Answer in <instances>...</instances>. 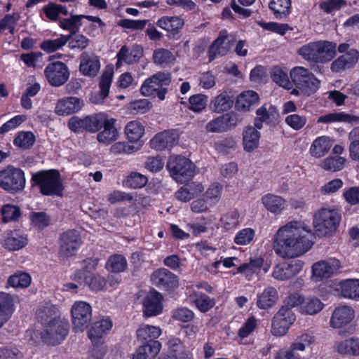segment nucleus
<instances>
[{
  "instance_id": "obj_37",
  "label": "nucleus",
  "mask_w": 359,
  "mask_h": 359,
  "mask_svg": "<svg viewBox=\"0 0 359 359\" xmlns=\"http://www.w3.org/2000/svg\"><path fill=\"white\" fill-rule=\"evenodd\" d=\"M300 297V312L307 315H315L319 313L323 308V304L316 297Z\"/></svg>"
},
{
  "instance_id": "obj_42",
  "label": "nucleus",
  "mask_w": 359,
  "mask_h": 359,
  "mask_svg": "<svg viewBox=\"0 0 359 359\" xmlns=\"http://www.w3.org/2000/svg\"><path fill=\"white\" fill-rule=\"evenodd\" d=\"M85 15H71L70 18H61L59 22V26L64 30L69 31L68 35H71V38L77 32H79L80 27L82 25L81 20L83 19Z\"/></svg>"
},
{
  "instance_id": "obj_38",
  "label": "nucleus",
  "mask_w": 359,
  "mask_h": 359,
  "mask_svg": "<svg viewBox=\"0 0 359 359\" xmlns=\"http://www.w3.org/2000/svg\"><path fill=\"white\" fill-rule=\"evenodd\" d=\"M334 140L327 136L317 137L312 143L310 152L316 158L325 156L330 151Z\"/></svg>"
},
{
  "instance_id": "obj_60",
  "label": "nucleus",
  "mask_w": 359,
  "mask_h": 359,
  "mask_svg": "<svg viewBox=\"0 0 359 359\" xmlns=\"http://www.w3.org/2000/svg\"><path fill=\"white\" fill-rule=\"evenodd\" d=\"M280 314H275L271 324V333L274 336L281 337L285 335L291 326L287 320L281 319Z\"/></svg>"
},
{
  "instance_id": "obj_63",
  "label": "nucleus",
  "mask_w": 359,
  "mask_h": 359,
  "mask_svg": "<svg viewBox=\"0 0 359 359\" xmlns=\"http://www.w3.org/2000/svg\"><path fill=\"white\" fill-rule=\"evenodd\" d=\"M208 102V97L203 94L191 95L189 99V109L194 112H200L205 109Z\"/></svg>"
},
{
  "instance_id": "obj_1",
  "label": "nucleus",
  "mask_w": 359,
  "mask_h": 359,
  "mask_svg": "<svg viewBox=\"0 0 359 359\" xmlns=\"http://www.w3.org/2000/svg\"><path fill=\"white\" fill-rule=\"evenodd\" d=\"M313 239L308 226H282L274 235L273 249L283 258L297 257L311 248Z\"/></svg>"
},
{
  "instance_id": "obj_7",
  "label": "nucleus",
  "mask_w": 359,
  "mask_h": 359,
  "mask_svg": "<svg viewBox=\"0 0 359 359\" xmlns=\"http://www.w3.org/2000/svg\"><path fill=\"white\" fill-rule=\"evenodd\" d=\"M1 188L10 194H18L25 187L26 180L24 171L9 165L0 170Z\"/></svg>"
},
{
  "instance_id": "obj_13",
  "label": "nucleus",
  "mask_w": 359,
  "mask_h": 359,
  "mask_svg": "<svg viewBox=\"0 0 359 359\" xmlns=\"http://www.w3.org/2000/svg\"><path fill=\"white\" fill-rule=\"evenodd\" d=\"M44 74L49 84L54 87L62 86L69 77L67 66L60 61L48 63L44 69Z\"/></svg>"
},
{
  "instance_id": "obj_17",
  "label": "nucleus",
  "mask_w": 359,
  "mask_h": 359,
  "mask_svg": "<svg viewBox=\"0 0 359 359\" xmlns=\"http://www.w3.org/2000/svg\"><path fill=\"white\" fill-rule=\"evenodd\" d=\"M96 114L92 116H86L83 118L74 116L69 118L67 123L69 129L75 133H81L83 132L95 133L97 128L95 124Z\"/></svg>"
},
{
  "instance_id": "obj_61",
  "label": "nucleus",
  "mask_w": 359,
  "mask_h": 359,
  "mask_svg": "<svg viewBox=\"0 0 359 359\" xmlns=\"http://www.w3.org/2000/svg\"><path fill=\"white\" fill-rule=\"evenodd\" d=\"M153 59L155 64L163 66L172 62L175 57L170 50L161 48L154 51Z\"/></svg>"
},
{
  "instance_id": "obj_10",
  "label": "nucleus",
  "mask_w": 359,
  "mask_h": 359,
  "mask_svg": "<svg viewBox=\"0 0 359 359\" xmlns=\"http://www.w3.org/2000/svg\"><path fill=\"white\" fill-rule=\"evenodd\" d=\"M314 341L315 338L313 335L303 334L297 337L288 349L278 351L274 359H302V354L306 347L311 345Z\"/></svg>"
},
{
  "instance_id": "obj_47",
  "label": "nucleus",
  "mask_w": 359,
  "mask_h": 359,
  "mask_svg": "<svg viewBox=\"0 0 359 359\" xmlns=\"http://www.w3.org/2000/svg\"><path fill=\"white\" fill-rule=\"evenodd\" d=\"M36 137L34 134L31 131H20L18 132L14 140L13 144L22 149H29L35 143Z\"/></svg>"
},
{
  "instance_id": "obj_21",
  "label": "nucleus",
  "mask_w": 359,
  "mask_h": 359,
  "mask_svg": "<svg viewBox=\"0 0 359 359\" xmlns=\"http://www.w3.org/2000/svg\"><path fill=\"white\" fill-rule=\"evenodd\" d=\"M341 219L339 210L321 208L314 213L313 224H339Z\"/></svg>"
},
{
  "instance_id": "obj_15",
  "label": "nucleus",
  "mask_w": 359,
  "mask_h": 359,
  "mask_svg": "<svg viewBox=\"0 0 359 359\" xmlns=\"http://www.w3.org/2000/svg\"><path fill=\"white\" fill-rule=\"evenodd\" d=\"M153 283L165 290L174 289L178 286V278L169 270L161 268L155 271L151 276Z\"/></svg>"
},
{
  "instance_id": "obj_64",
  "label": "nucleus",
  "mask_w": 359,
  "mask_h": 359,
  "mask_svg": "<svg viewBox=\"0 0 359 359\" xmlns=\"http://www.w3.org/2000/svg\"><path fill=\"white\" fill-rule=\"evenodd\" d=\"M168 354L165 356L178 357L179 355L183 354L185 351H189L184 344L178 338H173L168 341Z\"/></svg>"
},
{
  "instance_id": "obj_54",
  "label": "nucleus",
  "mask_w": 359,
  "mask_h": 359,
  "mask_svg": "<svg viewBox=\"0 0 359 359\" xmlns=\"http://www.w3.org/2000/svg\"><path fill=\"white\" fill-rule=\"evenodd\" d=\"M345 162L343 157L329 156L321 161L320 166L325 170L336 172L344 168Z\"/></svg>"
},
{
  "instance_id": "obj_25",
  "label": "nucleus",
  "mask_w": 359,
  "mask_h": 359,
  "mask_svg": "<svg viewBox=\"0 0 359 359\" xmlns=\"http://www.w3.org/2000/svg\"><path fill=\"white\" fill-rule=\"evenodd\" d=\"M83 106L81 99L67 97L60 99L55 107V112L60 116H67L78 112Z\"/></svg>"
},
{
  "instance_id": "obj_9",
  "label": "nucleus",
  "mask_w": 359,
  "mask_h": 359,
  "mask_svg": "<svg viewBox=\"0 0 359 359\" xmlns=\"http://www.w3.org/2000/svg\"><path fill=\"white\" fill-rule=\"evenodd\" d=\"M73 330L83 332L86 329L92 318L91 306L83 301L74 303L71 309Z\"/></svg>"
},
{
  "instance_id": "obj_11",
  "label": "nucleus",
  "mask_w": 359,
  "mask_h": 359,
  "mask_svg": "<svg viewBox=\"0 0 359 359\" xmlns=\"http://www.w3.org/2000/svg\"><path fill=\"white\" fill-rule=\"evenodd\" d=\"M95 121H97V123L95 124V128H97L95 133L103 128V130L100 132L97 136L99 142L108 144L116 140L118 131L115 128L116 121L115 118H109L105 114H96Z\"/></svg>"
},
{
  "instance_id": "obj_46",
  "label": "nucleus",
  "mask_w": 359,
  "mask_h": 359,
  "mask_svg": "<svg viewBox=\"0 0 359 359\" xmlns=\"http://www.w3.org/2000/svg\"><path fill=\"white\" fill-rule=\"evenodd\" d=\"M340 289L344 297L359 299V280H346L341 283Z\"/></svg>"
},
{
  "instance_id": "obj_27",
  "label": "nucleus",
  "mask_w": 359,
  "mask_h": 359,
  "mask_svg": "<svg viewBox=\"0 0 359 359\" xmlns=\"http://www.w3.org/2000/svg\"><path fill=\"white\" fill-rule=\"evenodd\" d=\"M300 297L299 294L294 293L289 295L283 301V305L276 314H280L283 320H287V323L292 325L296 320V316L292 311V309L299 306Z\"/></svg>"
},
{
  "instance_id": "obj_53",
  "label": "nucleus",
  "mask_w": 359,
  "mask_h": 359,
  "mask_svg": "<svg viewBox=\"0 0 359 359\" xmlns=\"http://www.w3.org/2000/svg\"><path fill=\"white\" fill-rule=\"evenodd\" d=\"M7 283L13 287H27L31 283V277L25 272L18 271L8 278Z\"/></svg>"
},
{
  "instance_id": "obj_34",
  "label": "nucleus",
  "mask_w": 359,
  "mask_h": 359,
  "mask_svg": "<svg viewBox=\"0 0 359 359\" xmlns=\"http://www.w3.org/2000/svg\"><path fill=\"white\" fill-rule=\"evenodd\" d=\"M112 327V322L109 318H104L95 322L88 332V336L93 343H97L103 334Z\"/></svg>"
},
{
  "instance_id": "obj_14",
  "label": "nucleus",
  "mask_w": 359,
  "mask_h": 359,
  "mask_svg": "<svg viewBox=\"0 0 359 359\" xmlns=\"http://www.w3.org/2000/svg\"><path fill=\"white\" fill-rule=\"evenodd\" d=\"M241 121L238 114L229 111L208 122L205 128L210 133H224L235 128Z\"/></svg>"
},
{
  "instance_id": "obj_22",
  "label": "nucleus",
  "mask_w": 359,
  "mask_h": 359,
  "mask_svg": "<svg viewBox=\"0 0 359 359\" xmlns=\"http://www.w3.org/2000/svg\"><path fill=\"white\" fill-rule=\"evenodd\" d=\"M100 69L99 57L94 53L83 52L81 55L79 70L84 76H95Z\"/></svg>"
},
{
  "instance_id": "obj_43",
  "label": "nucleus",
  "mask_w": 359,
  "mask_h": 359,
  "mask_svg": "<svg viewBox=\"0 0 359 359\" xmlns=\"http://www.w3.org/2000/svg\"><path fill=\"white\" fill-rule=\"evenodd\" d=\"M125 133L130 142H137L144 134V126L139 121H129L125 127Z\"/></svg>"
},
{
  "instance_id": "obj_24",
  "label": "nucleus",
  "mask_w": 359,
  "mask_h": 359,
  "mask_svg": "<svg viewBox=\"0 0 359 359\" xmlns=\"http://www.w3.org/2000/svg\"><path fill=\"white\" fill-rule=\"evenodd\" d=\"M359 52L354 48L350 49L345 54L341 55L331 64V70L339 72L346 68L353 67L358 61Z\"/></svg>"
},
{
  "instance_id": "obj_20",
  "label": "nucleus",
  "mask_w": 359,
  "mask_h": 359,
  "mask_svg": "<svg viewBox=\"0 0 359 359\" xmlns=\"http://www.w3.org/2000/svg\"><path fill=\"white\" fill-rule=\"evenodd\" d=\"M156 25L171 34L173 39L178 38L180 30L184 25V20L179 16L161 17L156 21Z\"/></svg>"
},
{
  "instance_id": "obj_35",
  "label": "nucleus",
  "mask_w": 359,
  "mask_h": 359,
  "mask_svg": "<svg viewBox=\"0 0 359 359\" xmlns=\"http://www.w3.org/2000/svg\"><path fill=\"white\" fill-rule=\"evenodd\" d=\"M262 203L268 211L274 214H280L286 205V201L283 197L272 194L263 196Z\"/></svg>"
},
{
  "instance_id": "obj_39",
  "label": "nucleus",
  "mask_w": 359,
  "mask_h": 359,
  "mask_svg": "<svg viewBox=\"0 0 359 359\" xmlns=\"http://www.w3.org/2000/svg\"><path fill=\"white\" fill-rule=\"evenodd\" d=\"M27 243V238L22 235L18 230L10 231L4 240V245L5 248L11 250H18L24 248Z\"/></svg>"
},
{
  "instance_id": "obj_6",
  "label": "nucleus",
  "mask_w": 359,
  "mask_h": 359,
  "mask_svg": "<svg viewBox=\"0 0 359 359\" xmlns=\"http://www.w3.org/2000/svg\"><path fill=\"white\" fill-rule=\"evenodd\" d=\"M170 83V74L160 72L144 81L140 92L144 96H156L160 100H163Z\"/></svg>"
},
{
  "instance_id": "obj_8",
  "label": "nucleus",
  "mask_w": 359,
  "mask_h": 359,
  "mask_svg": "<svg viewBox=\"0 0 359 359\" xmlns=\"http://www.w3.org/2000/svg\"><path fill=\"white\" fill-rule=\"evenodd\" d=\"M69 329V325L66 320L55 319L43 327L41 339L44 343L48 345H57L65 339Z\"/></svg>"
},
{
  "instance_id": "obj_49",
  "label": "nucleus",
  "mask_w": 359,
  "mask_h": 359,
  "mask_svg": "<svg viewBox=\"0 0 359 359\" xmlns=\"http://www.w3.org/2000/svg\"><path fill=\"white\" fill-rule=\"evenodd\" d=\"M161 333V330L158 327L142 325L137 330V337L139 340L148 341L149 339L155 340Z\"/></svg>"
},
{
  "instance_id": "obj_3",
  "label": "nucleus",
  "mask_w": 359,
  "mask_h": 359,
  "mask_svg": "<svg viewBox=\"0 0 359 359\" xmlns=\"http://www.w3.org/2000/svg\"><path fill=\"white\" fill-rule=\"evenodd\" d=\"M297 53L308 62L325 64L335 57L337 44L328 41L310 42L300 47Z\"/></svg>"
},
{
  "instance_id": "obj_36",
  "label": "nucleus",
  "mask_w": 359,
  "mask_h": 359,
  "mask_svg": "<svg viewBox=\"0 0 359 359\" xmlns=\"http://www.w3.org/2000/svg\"><path fill=\"white\" fill-rule=\"evenodd\" d=\"M269 8L273 12L275 18L286 19L291 13L292 0H271Z\"/></svg>"
},
{
  "instance_id": "obj_59",
  "label": "nucleus",
  "mask_w": 359,
  "mask_h": 359,
  "mask_svg": "<svg viewBox=\"0 0 359 359\" xmlns=\"http://www.w3.org/2000/svg\"><path fill=\"white\" fill-rule=\"evenodd\" d=\"M257 117L267 123L276 119L279 114L277 109L273 105H270L269 109L266 108V104L262 105L256 111Z\"/></svg>"
},
{
  "instance_id": "obj_33",
  "label": "nucleus",
  "mask_w": 359,
  "mask_h": 359,
  "mask_svg": "<svg viewBox=\"0 0 359 359\" xmlns=\"http://www.w3.org/2000/svg\"><path fill=\"white\" fill-rule=\"evenodd\" d=\"M228 37L229 34L226 29H222L219 32L217 37L212 42L208 50L209 62L215 60L217 57L225 56L223 48L224 41Z\"/></svg>"
},
{
  "instance_id": "obj_62",
  "label": "nucleus",
  "mask_w": 359,
  "mask_h": 359,
  "mask_svg": "<svg viewBox=\"0 0 359 359\" xmlns=\"http://www.w3.org/2000/svg\"><path fill=\"white\" fill-rule=\"evenodd\" d=\"M113 78V72H105L101 76L99 87H100V93L99 96L100 100H104L106 99L109 93V89L111 87V84L112 82Z\"/></svg>"
},
{
  "instance_id": "obj_16",
  "label": "nucleus",
  "mask_w": 359,
  "mask_h": 359,
  "mask_svg": "<svg viewBox=\"0 0 359 359\" xmlns=\"http://www.w3.org/2000/svg\"><path fill=\"white\" fill-rule=\"evenodd\" d=\"M341 266L340 262L335 259H330L327 261H320L312 266L313 278L316 280L331 277L334 273Z\"/></svg>"
},
{
  "instance_id": "obj_4",
  "label": "nucleus",
  "mask_w": 359,
  "mask_h": 359,
  "mask_svg": "<svg viewBox=\"0 0 359 359\" xmlns=\"http://www.w3.org/2000/svg\"><path fill=\"white\" fill-rule=\"evenodd\" d=\"M167 168L170 176L181 184L191 180L197 173L196 165L182 155L171 156L168 161Z\"/></svg>"
},
{
  "instance_id": "obj_5",
  "label": "nucleus",
  "mask_w": 359,
  "mask_h": 359,
  "mask_svg": "<svg viewBox=\"0 0 359 359\" xmlns=\"http://www.w3.org/2000/svg\"><path fill=\"white\" fill-rule=\"evenodd\" d=\"M290 76L294 86L305 95L315 93L320 87V81L307 68L296 66L291 69Z\"/></svg>"
},
{
  "instance_id": "obj_2",
  "label": "nucleus",
  "mask_w": 359,
  "mask_h": 359,
  "mask_svg": "<svg viewBox=\"0 0 359 359\" xmlns=\"http://www.w3.org/2000/svg\"><path fill=\"white\" fill-rule=\"evenodd\" d=\"M32 186L39 188L40 193L46 196H62L65 186L60 171L57 169L41 170L32 174Z\"/></svg>"
},
{
  "instance_id": "obj_50",
  "label": "nucleus",
  "mask_w": 359,
  "mask_h": 359,
  "mask_svg": "<svg viewBox=\"0 0 359 359\" xmlns=\"http://www.w3.org/2000/svg\"><path fill=\"white\" fill-rule=\"evenodd\" d=\"M270 74L271 80L277 85L285 89L291 88V82L287 74L282 68L275 66L271 69Z\"/></svg>"
},
{
  "instance_id": "obj_32",
  "label": "nucleus",
  "mask_w": 359,
  "mask_h": 359,
  "mask_svg": "<svg viewBox=\"0 0 359 359\" xmlns=\"http://www.w3.org/2000/svg\"><path fill=\"white\" fill-rule=\"evenodd\" d=\"M261 133L252 126L245 127L243 131V149L252 152L259 145Z\"/></svg>"
},
{
  "instance_id": "obj_57",
  "label": "nucleus",
  "mask_w": 359,
  "mask_h": 359,
  "mask_svg": "<svg viewBox=\"0 0 359 359\" xmlns=\"http://www.w3.org/2000/svg\"><path fill=\"white\" fill-rule=\"evenodd\" d=\"M257 25L262 29L271 31L273 33L283 36L289 30H292L288 24L278 23L276 22H266L264 21H257Z\"/></svg>"
},
{
  "instance_id": "obj_48",
  "label": "nucleus",
  "mask_w": 359,
  "mask_h": 359,
  "mask_svg": "<svg viewBox=\"0 0 359 359\" xmlns=\"http://www.w3.org/2000/svg\"><path fill=\"white\" fill-rule=\"evenodd\" d=\"M278 300V292L273 287L266 288L257 300V306L263 309L273 306Z\"/></svg>"
},
{
  "instance_id": "obj_18",
  "label": "nucleus",
  "mask_w": 359,
  "mask_h": 359,
  "mask_svg": "<svg viewBox=\"0 0 359 359\" xmlns=\"http://www.w3.org/2000/svg\"><path fill=\"white\" fill-rule=\"evenodd\" d=\"M178 135L175 130H165L154 135L149 141L150 147L156 150L170 149L177 144Z\"/></svg>"
},
{
  "instance_id": "obj_31",
  "label": "nucleus",
  "mask_w": 359,
  "mask_h": 359,
  "mask_svg": "<svg viewBox=\"0 0 359 359\" xmlns=\"http://www.w3.org/2000/svg\"><path fill=\"white\" fill-rule=\"evenodd\" d=\"M259 100V95L255 91H244L237 97L235 107L238 111H248L257 105Z\"/></svg>"
},
{
  "instance_id": "obj_26",
  "label": "nucleus",
  "mask_w": 359,
  "mask_h": 359,
  "mask_svg": "<svg viewBox=\"0 0 359 359\" xmlns=\"http://www.w3.org/2000/svg\"><path fill=\"white\" fill-rule=\"evenodd\" d=\"M300 297L299 294L294 293L289 295L283 301V305L276 314H280L283 320H287V323L292 325L296 320V316L292 311V309L299 306Z\"/></svg>"
},
{
  "instance_id": "obj_41",
  "label": "nucleus",
  "mask_w": 359,
  "mask_h": 359,
  "mask_svg": "<svg viewBox=\"0 0 359 359\" xmlns=\"http://www.w3.org/2000/svg\"><path fill=\"white\" fill-rule=\"evenodd\" d=\"M233 104L232 97L226 93H222L215 97L210 102V107L216 113L229 111Z\"/></svg>"
},
{
  "instance_id": "obj_58",
  "label": "nucleus",
  "mask_w": 359,
  "mask_h": 359,
  "mask_svg": "<svg viewBox=\"0 0 359 359\" xmlns=\"http://www.w3.org/2000/svg\"><path fill=\"white\" fill-rule=\"evenodd\" d=\"M148 182V178L139 172H132L126 178L124 183L127 187L131 189H140Z\"/></svg>"
},
{
  "instance_id": "obj_55",
  "label": "nucleus",
  "mask_w": 359,
  "mask_h": 359,
  "mask_svg": "<svg viewBox=\"0 0 359 359\" xmlns=\"http://www.w3.org/2000/svg\"><path fill=\"white\" fill-rule=\"evenodd\" d=\"M126 50L125 53V57L126 58V64L133 65L135 64L141 59L143 56V47L139 44H134L131 48H129L127 46H123L120 49Z\"/></svg>"
},
{
  "instance_id": "obj_12",
  "label": "nucleus",
  "mask_w": 359,
  "mask_h": 359,
  "mask_svg": "<svg viewBox=\"0 0 359 359\" xmlns=\"http://www.w3.org/2000/svg\"><path fill=\"white\" fill-rule=\"evenodd\" d=\"M81 243L80 232L70 229L60 235L59 239V257L66 259L76 255Z\"/></svg>"
},
{
  "instance_id": "obj_29",
  "label": "nucleus",
  "mask_w": 359,
  "mask_h": 359,
  "mask_svg": "<svg viewBox=\"0 0 359 359\" xmlns=\"http://www.w3.org/2000/svg\"><path fill=\"white\" fill-rule=\"evenodd\" d=\"M15 297L4 292H0V327L12 316L15 309Z\"/></svg>"
},
{
  "instance_id": "obj_51",
  "label": "nucleus",
  "mask_w": 359,
  "mask_h": 359,
  "mask_svg": "<svg viewBox=\"0 0 359 359\" xmlns=\"http://www.w3.org/2000/svg\"><path fill=\"white\" fill-rule=\"evenodd\" d=\"M21 215L20 208L14 205L6 204L1 209L2 220L4 223L18 222Z\"/></svg>"
},
{
  "instance_id": "obj_23",
  "label": "nucleus",
  "mask_w": 359,
  "mask_h": 359,
  "mask_svg": "<svg viewBox=\"0 0 359 359\" xmlns=\"http://www.w3.org/2000/svg\"><path fill=\"white\" fill-rule=\"evenodd\" d=\"M143 307L147 317L159 314L163 309L162 295L155 290L150 291L144 299Z\"/></svg>"
},
{
  "instance_id": "obj_28",
  "label": "nucleus",
  "mask_w": 359,
  "mask_h": 359,
  "mask_svg": "<svg viewBox=\"0 0 359 359\" xmlns=\"http://www.w3.org/2000/svg\"><path fill=\"white\" fill-rule=\"evenodd\" d=\"M353 311L348 306H343L334 309L330 319V325L340 328L348 324L353 318Z\"/></svg>"
},
{
  "instance_id": "obj_45",
  "label": "nucleus",
  "mask_w": 359,
  "mask_h": 359,
  "mask_svg": "<svg viewBox=\"0 0 359 359\" xmlns=\"http://www.w3.org/2000/svg\"><path fill=\"white\" fill-rule=\"evenodd\" d=\"M71 39V35H63L55 39H46L40 44L41 50L47 53H52L62 48Z\"/></svg>"
},
{
  "instance_id": "obj_56",
  "label": "nucleus",
  "mask_w": 359,
  "mask_h": 359,
  "mask_svg": "<svg viewBox=\"0 0 359 359\" xmlns=\"http://www.w3.org/2000/svg\"><path fill=\"white\" fill-rule=\"evenodd\" d=\"M106 267L109 271L114 273L122 272L127 267V262L123 256L114 255L109 258Z\"/></svg>"
},
{
  "instance_id": "obj_19",
  "label": "nucleus",
  "mask_w": 359,
  "mask_h": 359,
  "mask_svg": "<svg viewBox=\"0 0 359 359\" xmlns=\"http://www.w3.org/2000/svg\"><path fill=\"white\" fill-rule=\"evenodd\" d=\"M304 262L300 260L291 261L289 263L278 264L273 269L274 278L286 280L297 274L303 268Z\"/></svg>"
},
{
  "instance_id": "obj_52",
  "label": "nucleus",
  "mask_w": 359,
  "mask_h": 359,
  "mask_svg": "<svg viewBox=\"0 0 359 359\" xmlns=\"http://www.w3.org/2000/svg\"><path fill=\"white\" fill-rule=\"evenodd\" d=\"M351 143L349 144L350 158L358 163L359 168V127H355L351 130L348 135Z\"/></svg>"
},
{
  "instance_id": "obj_44",
  "label": "nucleus",
  "mask_w": 359,
  "mask_h": 359,
  "mask_svg": "<svg viewBox=\"0 0 359 359\" xmlns=\"http://www.w3.org/2000/svg\"><path fill=\"white\" fill-rule=\"evenodd\" d=\"M359 121V116L345 114L344 112L329 113L318 117V123L352 122Z\"/></svg>"
},
{
  "instance_id": "obj_40",
  "label": "nucleus",
  "mask_w": 359,
  "mask_h": 359,
  "mask_svg": "<svg viewBox=\"0 0 359 359\" xmlns=\"http://www.w3.org/2000/svg\"><path fill=\"white\" fill-rule=\"evenodd\" d=\"M57 313L58 309L55 306L46 304L37 310L36 318L38 321L41 323L44 327L55 319H62Z\"/></svg>"
},
{
  "instance_id": "obj_30",
  "label": "nucleus",
  "mask_w": 359,
  "mask_h": 359,
  "mask_svg": "<svg viewBox=\"0 0 359 359\" xmlns=\"http://www.w3.org/2000/svg\"><path fill=\"white\" fill-rule=\"evenodd\" d=\"M158 341L149 339L140 346L133 355V359H154L161 350Z\"/></svg>"
}]
</instances>
